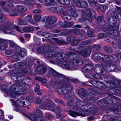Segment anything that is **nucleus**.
Returning a JSON list of instances; mask_svg holds the SVG:
<instances>
[{"mask_svg":"<svg viewBox=\"0 0 121 121\" xmlns=\"http://www.w3.org/2000/svg\"><path fill=\"white\" fill-rule=\"evenodd\" d=\"M26 66V64L24 62H19L15 63V67L16 68H23V69L22 72L18 73V76H17L16 78L17 80H19L18 78H19L22 76H25L23 73L26 74L30 72V69L27 68Z\"/></svg>","mask_w":121,"mask_h":121,"instance_id":"nucleus-1","label":"nucleus"},{"mask_svg":"<svg viewBox=\"0 0 121 121\" xmlns=\"http://www.w3.org/2000/svg\"><path fill=\"white\" fill-rule=\"evenodd\" d=\"M96 106L94 105L90 107L89 109L87 110H85L84 113H81L80 114H78L77 113L73 112L71 111H69L68 113L69 114L72 113L73 115V116H75V115H78L82 116V117H85L87 116L91 113L92 114H94L97 112Z\"/></svg>","mask_w":121,"mask_h":121,"instance_id":"nucleus-2","label":"nucleus"},{"mask_svg":"<svg viewBox=\"0 0 121 121\" xmlns=\"http://www.w3.org/2000/svg\"><path fill=\"white\" fill-rule=\"evenodd\" d=\"M10 46L12 48H16L17 49L13 55V56L14 58H17L19 56L23 57L26 55V54L25 52L22 50L21 48L18 47L17 45L14 42H11L10 43Z\"/></svg>","mask_w":121,"mask_h":121,"instance_id":"nucleus-3","label":"nucleus"},{"mask_svg":"<svg viewBox=\"0 0 121 121\" xmlns=\"http://www.w3.org/2000/svg\"><path fill=\"white\" fill-rule=\"evenodd\" d=\"M109 26V32L112 35L116 36H120V33L117 31L118 27V24L116 22H115L111 24L110 23Z\"/></svg>","mask_w":121,"mask_h":121,"instance_id":"nucleus-4","label":"nucleus"},{"mask_svg":"<svg viewBox=\"0 0 121 121\" xmlns=\"http://www.w3.org/2000/svg\"><path fill=\"white\" fill-rule=\"evenodd\" d=\"M26 7L22 5H17L16 7L12 9V12L13 13L10 14L11 16H16L19 15L21 12H24L26 10Z\"/></svg>","mask_w":121,"mask_h":121,"instance_id":"nucleus-5","label":"nucleus"},{"mask_svg":"<svg viewBox=\"0 0 121 121\" xmlns=\"http://www.w3.org/2000/svg\"><path fill=\"white\" fill-rule=\"evenodd\" d=\"M65 55L64 54L62 53H58L57 52V54L54 57L55 58H53V60H50L49 61L50 63L53 64H55L59 63L57 60H55L56 59L58 60L60 59V60L59 61V62L61 63V62H62L64 61H66V58H65Z\"/></svg>","mask_w":121,"mask_h":121,"instance_id":"nucleus-6","label":"nucleus"},{"mask_svg":"<svg viewBox=\"0 0 121 121\" xmlns=\"http://www.w3.org/2000/svg\"><path fill=\"white\" fill-rule=\"evenodd\" d=\"M118 99L117 98L113 95H109L106 98L102 99L101 102H103L104 104V105L106 106H109L110 104H112L114 101Z\"/></svg>","mask_w":121,"mask_h":121,"instance_id":"nucleus-7","label":"nucleus"},{"mask_svg":"<svg viewBox=\"0 0 121 121\" xmlns=\"http://www.w3.org/2000/svg\"><path fill=\"white\" fill-rule=\"evenodd\" d=\"M18 90L19 92L27 90L29 87V86L24 82L22 81L16 82Z\"/></svg>","mask_w":121,"mask_h":121,"instance_id":"nucleus-8","label":"nucleus"},{"mask_svg":"<svg viewBox=\"0 0 121 121\" xmlns=\"http://www.w3.org/2000/svg\"><path fill=\"white\" fill-rule=\"evenodd\" d=\"M57 54V52L52 51L49 47L47 48L45 52L44 56L47 58H51L53 60V58H55L54 57Z\"/></svg>","mask_w":121,"mask_h":121,"instance_id":"nucleus-9","label":"nucleus"},{"mask_svg":"<svg viewBox=\"0 0 121 121\" xmlns=\"http://www.w3.org/2000/svg\"><path fill=\"white\" fill-rule=\"evenodd\" d=\"M73 111L71 110H68L67 111V112L68 114L73 117H75L76 116H82L78 115H75V116H73V114H72V113H71V114H69L68 113V112L69 111H71L73 112H74L76 113H77L79 114L81 113H78V112L80 111H83L84 113V111L85 110L84 108H81V107H79L77 105H76V104L73 107Z\"/></svg>","mask_w":121,"mask_h":121,"instance_id":"nucleus-10","label":"nucleus"},{"mask_svg":"<svg viewBox=\"0 0 121 121\" xmlns=\"http://www.w3.org/2000/svg\"><path fill=\"white\" fill-rule=\"evenodd\" d=\"M17 103L19 104V105L21 106H26L30 104L32 101H29V100H26L23 99L22 97H21L17 100Z\"/></svg>","mask_w":121,"mask_h":121,"instance_id":"nucleus-11","label":"nucleus"},{"mask_svg":"<svg viewBox=\"0 0 121 121\" xmlns=\"http://www.w3.org/2000/svg\"><path fill=\"white\" fill-rule=\"evenodd\" d=\"M102 56H104L105 60L102 62H105L110 63L112 62H114L116 60H115V58H116V59H117V57L115 56H114L113 55H103Z\"/></svg>","mask_w":121,"mask_h":121,"instance_id":"nucleus-12","label":"nucleus"},{"mask_svg":"<svg viewBox=\"0 0 121 121\" xmlns=\"http://www.w3.org/2000/svg\"><path fill=\"white\" fill-rule=\"evenodd\" d=\"M101 63L102 65L106 67L108 69L109 71H114L117 68V66L116 65L113 64H111V63H109L104 62H101Z\"/></svg>","mask_w":121,"mask_h":121,"instance_id":"nucleus-13","label":"nucleus"},{"mask_svg":"<svg viewBox=\"0 0 121 121\" xmlns=\"http://www.w3.org/2000/svg\"><path fill=\"white\" fill-rule=\"evenodd\" d=\"M76 48L77 49H79V51L77 50L76 49L74 50H75L77 52H80L83 55L85 56H89L91 52V49L89 48L84 49V50H82L81 51H80L81 49V47L79 45H77Z\"/></svg>","mask_w":121,"mask_h":121,"instance_id":"nucleus-14","label":"nucleus"},{"mask_svg":"<svg viewBox=\"0 0 121 121\" xmlns=\"http://www.w3.org/2000/svg\"><path fill=\"white\" fill-rule=\"evenodd\" d=\"M75 4L78 7L82 8H86L87 7L88 3L84 0H76Z\"/></svg>","mask_w":121,"mask_h":121,"instance_id":"nucleus-15","label":"nucleus"},{"mask_svg":"<svg viewBox=\"0 0 121 121\" xmlns=\"http://www.w3.org/2000/svg\"><path fill=\"white\" fill-rule=\"evenodd\" d=\"M43 104L45 108L51 110L54 104L51 100L45 99Z\"/></svg>","mask_w":121,"mask_h":121,"instance_id":"nucleus-16","label":"nucleus"},{"mask_svg":"<svg viewBox=\"0 0 121 121\" xmlns=\"http://www.w3.org/2000/svg\"><path fill=\"white\" fill-rule=\"evenodd\" d=\"M46 86L47 87L50 88L51 90L52 91H53L54 89L57 86L59 88L62 86L61 84L59 82H56L55 83H49Z\"/></svg>","mask_w":121,"mask_h":121,"instance_id":"nucleus-17","label":"nucleus"},{"mask_svg":"<svg viewBox=\"0 0 121 121\" xmlns=\"http://www.w3.org/2000/svg\"><path fill=\"white\" fill-rule=\"evenodd\" d=\"M101 66L99 65H97L95 68V71L98 73H100L104 74L106 73L105 68L103 67L104 66Z\"/></svg>","mask_w":121,"mask_h":121,"instance_id":"nucleus-18","label":"nucleus"},{"mask_svg":"<svg viewBox=\"0 0 121 121\" xmlns=\"http://www.w3.org/2000/svg\"><path fill=\"white\" fill-rule=\"evenodd\" d=\"M87 90L84 88H82L78 90V94L80 97L85 100V98H87L88 95L87 94Z\"/></svg>","mask_w":121,"mask_h":121,"instance_id":"nucleus-19","label":"nucleus"},{"mask_svg":"<svg viewBox=\"0 0 121 121\" xmlns=\"http://www.w3.org/2000/svg\"><path fill=\"white\" fill-rule=\"evenodd\" d=\"M83 17L84 19L86 18L89 20L91 19L92 16L91 13V9L89 8L87 9L86 10L85 12L83 15Z\"/></svg>","mask_w":121,"mask_h":121,"instance_id":"nucleus-20","label":"nucleus"},{"mask_svg":"<svg viewBox=\"0 0 121 121\" xmlns=\"http://www.w3.org/2000/svg\"><path fill=\"white\" fill-rule=\"evenodd\" d=\"M50 70L52 71L53 75L56 77H58L60 78H63L64 79V80H69L70 79L69 77H67L66 76L57 72L52 69H51Z\"/></svg>","mask_w":121,"mask_h":121,"instance_id":"nucleus-21","label":"nucleus"},{"mask_svg":"<svg viewBox=\"0 0 121 121\" xmlns=\"http://www.w3.org/2000/svg\"><path fill=\"white\" fill-rule=\"evenodd\" d=\"M85 102H82L80 100L77 99L76 103V105H77L79 107H81V108H83L84 109L86 108L87 102L86 100H85ZM84 100H85L84 99Z\"/></svg>","mask_w":121,"mask_h":121,"instance_id":"nucleus-22","label":"nucleus"},{"mask_svg":"<svg viewBox=\"0 0 121 121\" xmlns=\"http://www.w3.org/2000/svg\"><path fill=\"white\" fill-rule=\"evenodd\" d=\"M29 119L30 118L32 121H44L43 117H39L37 115H35L34 114H32L29 117H27Z\"/></svg>","mask_w":121,"mask_h":121,"instance_id":"nucleus-23","label":"nucleus"},{"mask_svg":"<svg viewBox=\"0 0 121 121\" xmlns=\"http://www.w3.org/2000/svg\"><path fill=\"white\" fill-rule=\"evenodd\" d=\"M18 90H17L15 91L12 92L10 91L9 94L11 96L14 98H16L22 94V93H20Z\"/></svg>","mask_w":121,"mask_h":121,"instance_id":"nucleus-24","label":"nucleus"},{"mask_svg":"<svg viewBox=\"0 0 121 121\" xmlns=\"http://www.w3.org/2000/svg\"><path fill=\"white\" fill-rule=\"evenodd\" d=\"M86 97L87 98H85L87 102L88 101L91 102H93L97 100V99L95 97V95L92 94H91L90 95H88Z\"/></svg>","mask_w":121,"mask_h":121,"instance_id":"nucleus-25","label":"nucleus"},{"mask_svg":"<svg viewBox=\"0 0 121 121\" xmlns=\"http://www.w3.org/2000/svg\"><path fill=\"white\" fill-rule=\"evenodd\" d=\"M57 20V18L54 17H49L47 19L46 21L48 23L50 24H53Z\"/></svg>","mask_w":121,"mask_h":121,"instance_id":"nucleus-26","label":"nucleus"},{"mask_svg":"<svg viewBox=\"0 0 121 121\" xmlns=\"http://www.w3.org/2000/svg\"><path fill=\"white\" fill-rule=\"evenodd\" d=\"M65 61H64L61 62V64L62 67L69 70H74L75 69V68L70 66L68 63H64V62Z\"/></svg>","mask_w":121,"mask_h":121,"instance_id":"nucleus-27","label":"nucleus"},{"mask_svg":"<svg viewBox=\"0 0 121 121\" xmlns=\"http://www.w3.org/2000/svg\"><path fill=\"white\" fill-rule=\"evenodd\" d=\"M37 72L38 73L41 74L45 73L46 71V68L44 66H40L37 68Z\"/></svg>","mask_w":121,"mask_h":121,"instance_id":"nucleus-28","label":"nucleus"},{"mask_svg":"<svg viewBox=\"0 0 121 121\" xmlns=\"http://www.w3.org/2000/svg\"><path fill=\"white\" fill-rule=\"evenodd\" d=\"M51 110L54 111L56 114L60 113L62 111L60 107L57 106L55 104L53 105Z\"/></svg>","mask_w":121,"mask_h":121,"instance_id":"nucleus-29","label":"nucleus"},{"mask_svg":"<svg viewBox=\"0 0 121 121\" xmlns=\"http://www.w3.org/2000/svg\"><path fill=\"white\" fill-rule=\"evenodd\" d=\"M103 17L101 16L98 17L97 18V23L101 25L104 26L105 25L106 22L104 20H103Z\"/></svg>","mask_w":121,"mask_h":121,"instance_id":"nucleus-30","label":"nucleus"},{"mask_svg":"<svg viewBox=\"0 0 121 121\" xmlns=\"http://www.w3.org/2000/svg\"><path fill=\"white\" fill-rule=\"evenodd\" d=\"M5 40V41L0 42V50L2 51L4 50L8 47V45L5 43L7 41L6 40Z\"/></svg>","mask_w":121,"mask_h":121,"instance_id":"nucleus-31","label":"nucleus"},{"mask_svg":"<svg viewBox=\"0 0 121 121\" xmlns=\"http://www.w3.org/2000/svg\"><path fill=\"white\" fill-rule=\"evenodd\" d=\"M0 31L3 32L5 34L10 33L9 29L7 26H0Z\"/></svg>","mask_w":121,"mask_h":121,"instance_id":"nucleus-32","label":"nucleus"},{"mask_svg":"<svg viewBox=\"0 0 121 121\" xmlns=\"http://www.w3.org/2000/svg\"><path fill=\"white\" fill-rule=\"evenodd\" d=\"M80 40V39L75 40L73 41L71 43V45L70 47L71 49L73 50H76L75 48H73V47L76 46L77 45L78 43H79Z\"/></svg>","mask_w":121,"mask_h":121,"instance_id":"nucleus-33","label":"nucleus"},{"mask_svg":"<svg viewBox=\"0 0 121 121\" xmlns=\"http://www.w3.org/2000/svg\"><path fill=\"white\" fill-rule=\"evenodd\" d=\"M46 51L45 49V47L44 45L40 47L37 49V51L38 53L40 54H43L45 53Z\"/></svg>","mask_w":121,"mask_h":121,"instance_id":"nucleus-34","label":"nucleus"},{"mask_svg":"<svg viewBox=\"0 0 121 121\" xmlns=\"http://www.w3.org/2000/svg\"><path fill=\"white\" fill-rule=\"evenodd\" d=\"M90 5L94 7H96L97 5V0H87Z\"/></svg>","mask_w":121,"mask_h":121,"instance_id":"nucleus-35","label":"nucleus"},{"mask_svg":"<svg viewBox=\"0 0 121 121\" xmlns=\"http://www.w3.org/2000/svg\"><path fill=\"white\" fill-rule=\"evenodd\" d=\"M66 91H64V87H63L62 86L60 88H59L57 89V91L60 94H66L68 91H67V89H66Z\"/></svg>","mask_w":121,"mask_h":121,"instance_id":"nucleus-36","label":"nucleus"},{"mask_svg":"<svg viewBox=\"0 0 121 121\" xmlns=\"http://www.w3.org/2000/svg\"><path fill=\"white\" fill-rule=\"evenodd\" d=\"M68 14L73 17H76L78 16V14L76 11L69 10L68 12Z\"/></svg>","mask_w":121,"mask_h":121,"instance_id":"nucleus-37","label":"nucleus"},{"mask_svg":"<svg viewBox=\"0 0 121 121\" xmlns=\"http://www.w3.org/2000/svg\"><path fill=\"white\" fill-rule=\"evenodd\" d=\"M93 85L97 87H99V86L100 87H102V86L101 85H102L104 84V83L101 82L99 81H95L93 82Z\"/></svg>","mask_w":121,"mask_h":121,"instance_id":"nucleus-38","label":"nucleus"},{"mask_svg":"<svg viewBox=\"0 0 121 121\" xmlns=\"http://www.w3.org/2000/svg\"><path fill=\"white\" fill-rule=\"evenodd\" d=\"M89 77L91 79L95 78L98 79H101V76L98 74H92Z\"/></svg>","mask_w":121,"mask_h":121,"instance_id":"nucleus-39","label":"nucleus"},{"mask_svg":"<svg viewBox=\"0 0 121 121\" xmlns=\"http://www.w3.org/2000/svg\"><path fill=\"white\" fill-rule=\"evenodd\" d=\"M45 4L47 6H52L54 5L55 4L54 0H46Z\"/></svg>","mask_w":121,"mask_h":121,"instance_id":"nucleus-40","label":"nucleus"},{"mask_svg":"<svg viewBox=\"0 0 121 121\" xmlns=\"http://www.w3.org/2000/svg\"><path fill=\"white\" fill-rule=\"evenodd\" d=\"M104 51L106 52L111 53L113 52V50L110 47L105 46L104 47Z\"/></svg>","mask_w":121,"mask_h":121,"instance_id":"nucleus-41","label":"nucleus"},{"mask_svg":"<svg viewBox=\"0 0 121 121\" xmlns=\"http://www.w3.org/2000/svg\"><path fill=\"white\" fill-rule=\"evenodd\" d=\"M34 30V28L32 27H26L25 28L23 29L24 31L26 32L33 31Z\"/></svg>","mask_w":121,"mask_h":121,"instance_id":"nucleus-42","label":"nucleus"},{"mask_svg":"<svg viewBox=\"0 0 121 121\" xmlns=\"http://www.w3.org/2000/svg\"><path fill=\"white\" fill-rule=\"evenodd\" d=\"M25 19L26 21H28L29 23L31 24H34L33 20L31 16L28 15L26 17Z\"/></svg>","mask_w":121,"mask_h":121,"instance_id":"nucleus-43","label":"nucleus"},{"mask_svg":"<svg viewBox=\"0 0 121 121\" xmlns=\"http://www.w3.org/2000/svg\"><path fill=\"white\" fill-rule=\"evenodd\" d=\"M75 34L77 35H82L86 34V32L83 30H78L75 31Z\"/></svg>","mask_w":121,"mask_h":121,"instance_id":"nucleus-44","label":"nucleus"},{"mask_svg":"<svg viewBox=\"0 0 121 121\" xmlns=\"http://www.w3.org/2000/svg\"><path fill=\"white\" fill-rule=\"evenodd\" d=\"M1 10L0 8V12ZM6 18L4 14L2 13L0 14V23L4 22L6 20Z\"/></svg>","mask_w":121,"mask_h":121,"instance_id":"nucleus-45","label":"nucleus"},{"mask_svg":"<svg viewBox=\"0 0 121 121\" xmlns=\"http://www.w3.org/2000/svg\"><path fill=\"white\" fill-rule=\"evenodd\" d=\"M26 3L30 5H32L36 3L35 0H26Z\"/></svg>","mask_w":121,"mask_h":121,"instance_id":"nucleus-46","label":"nucleus"},{"mask_svg":"<svg viewBox=\"0 0 121 121\" xmlns=\"http://www.w3.org/2000/svg\"><path fill=\"white\" fill-rule=\"evenodd\" d=\"M64 87V91H66V89H67V91H68L67 93V94L68 93L72 90V87L70 85H68L67 86H65Z\"/></svg>","mask_w":121,"mask_h":121,"instance_id":"nucleus-47","label":"nucleus"},{"mask_svg":"<svg viewBox=\"0 0 121 121\" xmlns=\"http://www.w3.org/2000/svg\"><path fill=\"white\" fill-rule=\"evenodd\" d=\"M62 18L64 20H70L71 17L68 14L64 15L62 16Z\"/></svg>","mask_w":121,"mask_h":121,"instance_id":"nucleus-48","label":"nucleus"},{"mask_svg":"<svg viewBox=\"0 0 121 121\" xmlns=\"http://www.w3.org/2000/svg\"><path fill=\"white\" fill-rule=\"evenodd\" d=\"M56 12H60L62 11L64 9V8L62 6H56Z\"/></svg>","mask_w":121,"mask_h":121,"instance_id":"nucleus-49","label":"nucleus"},{"mask_svg":"<svg viewBox=\"0 0 121 121\" xmlns=\"http://www.w3.org/2000/svg\"><path fill=\"white\" fill-rule=\"evenodd\" d=\"M13 49H8L6 50L5 52V54L7 55H10L13 53Z\"/></svg>","mask_w":121,"mask_h":121,"instance_id":"nucleus-50","label":"nucleus"},{"mask_svg":"<svg viewBox=\"0 0 121 121\" xmlns=\"http://www.w3.org/2000/svg\"><path fill=\"white\" fill-rule=\"evenodd\" d=\"M34 18L35 21L38 22L40 20L41 16L40 15H35L34 16Z\"/></svg>","mask_w":121,"mask_h":121,"instance_id":"nucleus-51","label":"nucleus"},{"mask_svg":"<svg viewBox=\"0 0 121 121\" xmlns=\"http://www.w3.org/2000/svg\"><path fill=\"white\" fill-rule=\"evenodd\" d=\"M36 113L37 115H37L39 117H43V113L39 109H36Z\"/></svg>","mask_w":121,"mask_h":121,"instance_id":"nucleus-52","label":"nucleus"},{"mask_svg":"<svg viewBox=\"0 0 121 121\" xmlns=\"http://www.w3.org/2000/svg\"><path fill=\"white\" fill-rule=\"evenodd\" d=\"M12 1H11L10 0H7V2L6 4L9 8H12V9L14 8L13 7V5L11 3Z\"/></svg>","mask_w":121,"mask_h":121,"instance_id":"nucleus-53","label":"nucleus"},{"mask_svg":"<svg viewBox=\"0 0 121 121\" xmlns=\"http://www.w3.org/2000/svg\"><path fill=\"white\" fill-rule=\"evenodd\" d=\"M5 3V2L4 1H1L0 2V6L3 9L6 11L7 9V8L4 5Z\"/></svg>","mask_w":121,"mask_h":121,"instance_id":"nucleus-54","label":"nucleus"},{"mask_svg":"<svg viewBox=\"0 0 121 121\" xmlns=\"http://www.w3.org/2000/svg\"><path fill=\"white\" fill-rule=\"evenodd\" d=\"M94 31L93 30H88L87 31V34L90 37H92L94 36Z\"/></svg>","mask_w":121,"mask_h":121,"instance_id":"nucleus-55","label":"nucleus"},{"mask_svg":"<svg viewBox=\"0 0 121 121\" xmlns=\"http://www.w3.org/2000/svg\"><path fill=\"white\" fill-rule=\"evenodd\" d=\"M80 57H74L73 59V63H79L80 62V60L79 59Z\"/></svg>","mask_w":121,"mask_h":121,"instance_id":"nucleus-56","label":"nucleus"},{"mask_svg":"<svg viewBox=\"0 0 121 121\" xmlns=\"http://www.w3.org/2000/svg\"><path fill=\"white\" fill-rule=\"evenodd\" d=\"M91 39H89L86 41H82L81 42V44L83 45H86L91 43Z\"/></svg>","mask_w":121,"mask_h":121,"instance_id":"nucleus-57","label":"nucleus"},{"mask_svg":"<svg viewBox=\"0 0 121 121\" xmlns=\"http://www.w3.org/2000/svg\"><path fill=\"white\" fill-rule=\"evenodd\" d=\"M108 36V34L106 33H103L99 34V37L98 39H100L104 37H106Z\"/></svg>","mask_w":121,"mask_h":121,"instance_id":"nucleus-58","label":"nucleus"},{"mask_svg":"<svg viewBox=\"0 0 121 121\" xmlns=\"http://www.w3.org/2000/svg\"><path fill=\"white\" fill-rule=\"evenodd\" d=\"M92 48L95 50H98L101 48L100 46L98 44H95L92 46Z\"/></svg>","mask_w":121,"mask_h":121,"instance_id":"nucleus-59","label":"nucleus"},{"mask_svg":"<svg viewBox=\"0 0 121 121\" xmlns=\"http://www.w3.org/2000/svg\"><path fill=\"white\" fill-rule=\"evenodd\" d=\"M52 39L59 44L62 43H64V41L63 40H59L57 38H52Z\"/></svg>","mask_w":121,"mask_h":121,"instance_id":"nucleus-60","label":"nucleus"},{"mask_svg":"<svg viewBox=\"0 0 121 121\" xmlns=\"http://www.w3.org/2000/svg\"><path fill=\"white\" fill-rule=\"evenodd\" d=\"M16 87L18 88L17 86V84L16 85H13L12 87H10L9 89H10V91H15V90H17Z\"/></svg>","mask_w":121,"mask_h":121,"instance_id":"nucleus-61","label":"nucleus"},{"mask_svg":"<svg viewBox=\"0 0 121 121\" xmlns=\"http://www.w3.org/2000/svg\"><path fill=\"white\" fill-rule=\"evenodd\" d=\"M44 97H43L41 99L39 98H37L36 100V102L38 104H40L42 103L43 100L44 99Z\"/></svg>","mask_w":121,"mask_h":121,"instance_id":"nucleus-62","label":"nucleus"},{"mask_svg":"<svg viewBox=\"0 0 121 121\" xmlns=\"http://www.w3.org/2000/svg\"><path fill=\"white\" fill-rule=\"evenodd\" d=\"M120 82V81L118 80H115L114 81L113 84L116 87H119V85Z\"/></svg>","mask_w":121,"mask_h":121,"instance_id":"nucleus-63","label":"nucleus"},{"mask_svg":"<svg viewBox=\"0 0 121 121\" xmlns=\"http://www.w3.org/2000/svg\"><path fill=\"white\" fill-rule=\"evenodd\" d=\"M74 37L73 36H71L66 37V40L68 42H70L74 40Z\"/></svg>","mask_w":121,"mask_h":121,"instance_id":"nucleus-64","label":"nucleus"}]
</instances>
